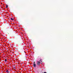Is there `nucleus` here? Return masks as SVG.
<instances>
[{
    "instance_id": "f257e3e1",
    "label": "nucleus",
    "mask_w": 73,
    "mask_h": 73,
    "mask_svg": "<svg viewBox=\"0 0 73 73\" xmlns=\"http://www.w3.org/2000/svg\"><path fill=\"white\" fill-rule=\"evenodd\" d=\"M41 63L39 61H38L37 62V64L39 66L40 65V63Z\"/></svg>"
},
{
    "instance_id": "f03ea898",
    "label": "nucleus",
    "mask_w": 73,
    "mask_h": 73,
    "mask_svg": "<svg viewBox=\"0 0 73 73\" xmlns=\"http://www.w3.org/2000/svg\"><path fill=\"white\" fill-rule=\"evenodd\" d=\"M33 66L34 67H36V65L35 64H33Z\"/></svg>"
},
{
    "instance_id": "7ed1b4c3",
    "label": "nucleus",
    "mask_w": 73,
    "mask_h": 73,
    "mask_svg": "<svg viewBox=\"0 0 73 73\" xmlns=\"http://www.w3.org/2000/svg\"><path fill=\"white\" fill-rule=\"evenodd\" d=\"M6 72H7V73H9V71H8V70H7Z\"/></svg>"
},
{
    "instance_id": "20e7f679",
    "label": "nucleus",
    "mask_w": 73,
    "mask_h": 73,
    "mask_svg": "<svg viewBox=\"0 0 73 73\" xmlns=\"http://www.w3.org/2000/svg\"><path fill=\"white\" fill-rule=\"evenodd\" d=\"M11 20L13 21V19H12V18H11Z\"/></svg>"
},
{
    "instance_id": "39448f33",
    "label": "nucleus",
    "mask_w": 73,
    "mask_h": 73,
    "mask_svg": "<svg viewBox=\"0 0 73 73\" xmlns=\"http://www.w3.org/2000/svg\"><path fill=\"white\" fill-rule=\"evenodd\" d=\"M5 62H6V61H7V59H5Z\"/></svg>"
},
{
    "instance_id": "423d86ee",
    "label": "nucleus",
    "mask_w": 73,
    "mask_h": 73,
    "mask_svg": "<svg viewBox=\"0 0 73 73\" xmlns=\"http://www.w3.org/2000/svg\"><path fill=\"white\" fill-rule=\"evenodd\" d=\"M6 8H8V6L7 5L6 6Z\"/></svg>"
},
{
    "instance_id": "0eeeda50",
    "label": "nucleus",
    "mask_w": 73,
    "mask_h": 73,
    "mask_svg": "<svg viewBox=\"0 0 73 73\" xmlns=\"http://www.w3.org/2000/svg\"><path fill=\"white\" fill-rule=\"evenodd\" d=\"M43 73H46V72H44Z\"/></svg>"
},
{
    "instance_id": "6e6552de",
    "label": "nucleus",
    "mask_w": 73,
    "mask_h": 73,
    "mask_svg": "<svg viewBox=\"0 0 73 73\" xmlns=\"http://www.w3.org/2000/svg\"><path fill=\"white\" fill-rule=\"evenodd\" d=\"M34 64H35V62H34Z\"/></svg>"
}]
</instances>
